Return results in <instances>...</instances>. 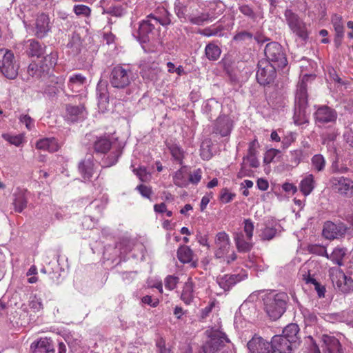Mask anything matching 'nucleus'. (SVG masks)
Masks as SVG:
<instances>
[{
    "instance_id": "obj_1",
    "label": "nucleus",
    "mask_w": 353,
    "mask_h": 353,
    "mask_svg": "<svg viewBox=\"0 0 353 353\" xmlns=\"http://www.w3.org/2000/svg\"><path fill=\"white\" fill-rule=\"evenodd\" d=\"M288 300L285 292L270 293L263 298L264 310L272 320L276 321L285 313Z\"/></svg>"
},
{
    "instance_id": "obj_2",
    "label": "nucleus",
    "mask_w": 353,
    "mask_h": 353,
    "mask_svg": "<svg viewBox=\"0 0 353 353\" xmlns=\"http://www.w3.org/2000/svg\"><path fill=\"white\" fill-rule=\"evenodd\" d=\"M307 75L303 77L299 82L295 95L294 121L296 125H301L308 122L306 109L307 108V93L306 81Z\"/></svg>"
},
{
    "instance_id": "obj_3",
    "label": "nucleus",
    "mask_w": 353,
    "mask_h": 353,
    "mask_svg": "<svg viewBox=\"0 0 353 353\" xmlns=\"http://www.w3.org/2000/svg\"><path fill=\"white\" fill-rule=\"evenodd\" d=\"M171 22L168 17L165 19H159L153 14H150L146 19L143 20L139 25V39L141 42H148L153 38L154 31L157 28H159L160 25L166 26Z\"/></svg>"
},
{
    "instance_id": "obj_4",
    "label": "nucleus",
    "mask_w": 353,
    "mask_h": 353,
    "mask_svg": "<svg viewBox=\"0 0 353 353\" xmlns=\"http://www.w3.org/2000/svg\"><path fill=\"white\" fill-rule=\"evenodd\" d=\"M134 81L132 71L121 65L113 67L110 72L109 82L112 87L119 90L128 88Z\"/></svg>"
},
{
    "instance_id": "obj_5",
    "label": "nucleus",
    "mask_w": 353,
    "mask_h": 353,
    "mask_svg": "<svg viewBox=\"0 0 353 353\" xmlns=\"http://www.w3.org/2000/svg\"><path fill=\"white\" fill-rule=\"evenodd\" d=\"M19 65L13 52L8 49H0V70L8 79H14L18 74Z\"/></svg>"
},
{
    "instance_id": "obj_6",
    "label": "nucleus",
    "mask_w": 353,
    "mask_h": 353,
    "mask_svg": "<svg viewBox=\"0 0 353 353\" xmlns=\"http://www.w3.org/2000/svg\"><path fill=\"white\" fill-rule=\"evenodd\" d=\"M265 55L266 59L264 61H268L270 63L276 65L279 68H283L288 64L284 50L281 44L277 42H270L265 48Z\"/></svg>"
},
{
    "instance_id": "obj_7",
    "label": "nucleus",
    "mask_w": 353,
    "mask_h": 353,
    "mask_svg": "<svg viewBox=\"0 0 353 353\" xmlns=\"http://www.w3.org/2000/svg\"><path fill=\"white\" fill-rule=\"evenodd\" d=\"M277 69L279 68L276 65L270 63L268 61L263 59L259 61L256 75L258 83L263 85L273 83L276 77Z\"/></svg>"
},
{
    "instance_id": "obj_8",
    "label": "nucleus",
    "mask_w": 353,
    "mask_h": 353,
    "mask_svg": "<svg viewBox=\"0 0 353 353\" xmlns=\"http://www.w3.org/2000/svg\"><path fill=\"white\" fill-rule=\"evenodd\" d=\"M284 17L290 30L299 38L305 41L308 37L305 23L300 19L299 15L291 10L285 11Z\"/></svg>"
},
{
    "instance_id": "obj_9",
    "label": "nucleus",
    "mask_w": 353,
    "mask_h": 353,
    "mask_svg": "<svg viewBox=\"0 0 353 353\" xmlns=\"http://www.w3.org/2000/svg\"><path fill=\"white\" fill-rule=\"evenodd\" d=\"M330 276L334 286L339 292L348 294L353 291V279L350 276H346L341 270H332Z\"/></svg>"
},
{
    "instance_id": "obj_10",
    "label": "nucleus",
    "mask_w": 353,
    "mask_h": 353,
    "mask_svg": "<svg viewBox=\"0 0 353 353\" xmlns=\"http://www.w3.org/2000/svg\"><path fill=\"white\" fill-rule=\"evenodd\" d=\"M208 336L210 339L203 345L204 353H216L225 343L229 342L225 334L219 330H211Z\"/></svg>"
},
{
    "instance_id": "obj_11",
    "label": "nucleus",
    "mask_w": 353,
    "mask_h": 353,
    "mask_svg": "<svg viewBox=\"0 0 353 353\" xmlns=\"http://www.w3.org/2000/svg\"><path fill=\"white\" fill-rule=\"evenodd\" d=\"M332 188L339 194L347 198L353 196V181L349 178L340 176L330 179Z\"/></svg>"
},
{
    "instance_id": "obj_12",
    "label": "nucleus",
    "mask_w": 353,
    "mask_h": 353,
    "mask_svg": "<svg viewBox=\"0 0 353 353\" xmlns=\"http://www.w3.org/2000/svg\"><path fill=\"white\" fill-rule=\"evenodd\" d=\"M314 117L316 123L318 125L328 123H334L337 119L338 114L334 109L327 105H321L316 108Z\"/></svg>"
},
{
    "instance_id": "obj_13",
    "label": "nucleus",
    "mask_w": 353,
    "mask_h": 353,
    "mask_svg": "<svg viewBox=\"0 0 353 353\" xmlns=\"http://www.w3.org/2000/svg\"><path fill=\"white\" fill-rule=\"evenodd\" d=\"M347 227L342 222L336 224L332 221H326L323 229V235L327 239H334L342 237L347 232Z\"/></svg>"
},
{
    "instance_id": "obj_14",
    "label": "nucleus",
    "mask_w": 353,
    "mask_h": 353,
    "mask_svg": "<svg viewBox=\"0 0 353 353\" xmlns=\"http://www.w3.org/2000/svg\"><path fill=\"white\" fill-rule=\"evenodd\" d=\"M271 344L274 353H293L294 350L297 348L296 344L291 343V341L281 335H275L271 340Z\"/></svg>"
},
{
    "instance_id": "obj_15",
    "label": "nucleus",
    "mask_w": 353,
    "mask_h": 353,
    "mask_svg": "<svg viewBox=\"0 0 353 353\" xmlns=\"http://www.w3.org/2000/svg\"><path fill=\"white\" fill-rule=\"evenodd\" d=\"M247 346L250 353H274L271 342L256 335L248 342Z\"/></svg>"
},
{
    "instance_id": "obj_16",
    "label": "nucleus",
    "mask_w": 353,
    "mask_h": 353,
    "mask_svg": "<svg viewBox=\"0 0 353 353\" xmlns=\"http://www.w3.org/2000/svg\"><path fill=\"white\" fill-rule=\"evenodd\" d=\"M233 128V121L228 115L219 116L215 121L213 132L221 137L228 136Z\"/></svg>"
},
{
    "instance_id": "obj_17",
    "label": "nucleus",
    "mask_w": 353,
    "mask_h": 353,
    "mask_svg": "<svg viewBox=\"0 0 353 353\" xmlns=\"http://www.w3.org/2000/svg\"><path fill=\"white\" fill-rule=\"evenodd\" d=\"M215 245L214 254L216 258H223L228 253L230 248L229 236L225 232H219L215 238Z\"/></svg>"
},
{
    "instance_id": "obj_18",
    "label": "nucleus",
    "mask_w": 353,
    "mask_h": 353,
    "mask_svg": "<svg viewBox=\"0 0 353 353\" xmlns=\"http://www.w3.org/2000/svg\"><path fill=\"white\" fill-rule=\"evenodd\" d=\"M50 30V19L48 16L44 13L38 15L35 22V35L38 38H43Z\"/></svg>"
},
{
    "instance_id": "obj_19",
    "label": "nucleus",
    "mask_w": 353,
    "mask_h": 353,
    "mask_svg": "<svg viewBox=\"0 0 353 353\" xmlns=\"http://www.w3.org/2000/svg\"><path fill=\"white\" fill-rule=\"evenodd\" d=\"M321 341L325 345V353H343L341 345L334 336L324 334L321 337Z\"/></svg>"
},
{
    "instance_id": "obj_20",
    "label": "nucleus",
    "mask_w": 353,
    "mask_h": 353,
    "mask_svg": "<svg viewBox=\"0 0 353 353\" xmlns=\"http://www.w3.org/2000/svg\"><path fill=\"white\" fill-rule=\"evenodd\" d=\"M244 276L241 274H225L222 276L217 277V283L224 290H229L236 283L242 281Z\"/></svg>"
},
{
    "instance_id": "obj_21",
    "label": "nucleus",
    "mask_w": 353,
    "mask_h": 353,
    "mask_svg": "<svg viewBox=\"0 0 353 353\" xmlns=\"http://www.w3.org/2000/svg\"><path fill=\"white\" fill-rule=\"evenodd\" d=\"M97 96L99 108H105L106 104L109 102V94L106 81L100 80L97 86Z\"/></svg>"
},
{
    "instance_id": "obj_22",
    "label": "nucleus",
    "mask_w": 353,
    "mask_h": 353,
    "mask_svg": "<svg viewBox=\"0 0 353 353\" xmlns=\"http://www.w3.org/2000/svg\"><path fill=\"white\" fill-rule=\"evenodd\" d=\"M31 349L33 353H53L54 347L47 338L41 339L39 341L32 343Z\"/></svg>"
},
{
    "instance_id": "obj_23",
    "label": "nucleus",
    "mask_w": 353,
    "mask_h": 353,
    "mask_svg": "<svg viewBox=\"0 0 353 353\" xmlns=\"http://www.w3.org/2000/svg\"><path fill=\"white\" fill-rule=\"evenodd\" d=\"M299 327L296 323H290L283 330L282 336L291 341V343L296 344L299 343L300 337L299 336Z\"/></svg>"
},
{
    "instance_id": "obj_24",
    "label": "nucleus",
    "mask_w": 353,
    "mask_h": 353,
    "mask_svg": "<svg viewBox=\"0 0 353 353\" xmlns=\"http://www.w3.org/2000/svg\"><path fill=\"white\" fill-rule=\"evenodd\" d=\"M57 62V52H51L49 54H47L40 63V68L42 69L43 74L47 76L49 74L50 69L56 65Z\"/></svg>"
},
{
    "instance_id": "obj_25",
    "label": "nucleus",
    "mask_w": 353,
    "mask_h": 353,
    "mask_svg": "<svg viewBox=\"0 0 353 353\" xmlns=\"http://www.w3.org/2000/svg\"><path fill=\"white\" fill-rule=\"evenodd\" d=\"M68 119L72 121H76L84 117L85 107L83 104L78 105H66Z\"/></svg>"
},
{
    "instance_id": "obj_26",
    "label": "nucleus",
    "mask_w": 353,
    "mask_h": 353,
    "mask_svg": "<svg viewBox=\"0 0 353 353\" xmlns=\"http://www.w3.org/2000/svg\"><path fill=\"white\" fill-rule=\"evenodd\" d=\"M36 148L39 150L54 152L59 149V145L55 139L46 138L38 141L36 143Z\"/></svg>"
},
{
    "instance_id": "obj_27",
    "label": "nucleus",
    "mask_w": 353,
    "mask_h": 353,
    "mask_svg": "<svg viewBox=\"0 0 353 353\" xmlns=\"http://www.w3.org/2000/svg\"><path fill=\"white\" fill-rule=\"evenodd\" d=\"M159 72L160 69L158 66V63H152L143 65L141 73L143 78L152 81L157 79Z\"/></svg>"
},
{
    "instance_id": "obj_28",
    "label": "nucleus",
    "mask_w": 353,
    "mask_h": 353,
    "mask_svg": "<svg viewBox=\"0 0 353 353\" xmlns=\"http://www.w3.org/2000/svg\"><path fill=\"white\" fill-rule=\"evenodd\" d=\"M12 205L15 212L21 213L27 207L28 200L25 194L21 192L14 193Z\"/></svg>"
},
{
    "instance_id": "obj_29",
    "label": "nucleus",
    "mask_w": 353,
    "mask_h": 353,
    "mask_svg": "<svg viewBox=\"0 0 353 353\" xmlns=\"http://www.w3.org/2000/svg\"><path fill=\"white\" fill-rule=\"evenodd\" d=\"M93 162L90 159H84L80 162L79 170L85 179H89L93 174Z\"/></svg>"
},
{
    "instance_id": "obj_30",
    "label": "nucleus",
    "mask_w": 353,
    "mask_h": 353,
    "mask_svg": "<svg viewBox=\"0 0 353 353\" xmlns=\"http://www.w3.org/2000/svg\"><path fill=\"white\" fill-rule=\"evenodd\" d=\"M86 79L81 74H77L71 76L69 79L68 86L73 92H77L78 90L85 83Z\"/></svg>"
},
{
    "instance_id": "obj_31",
    "label": "nucleus",
    "mask_w": 353,
    "mask_h": 353,
    "mask_svg": "<svg viewBox=\"0 0 353 353\" xmlns=\"http://www.w3.org/2000/svg\"><path fill=\"white\" fill-rule=\"evenodd\" d=\"M194 285L190 279L185 283L181 298L186 304H190L194 298Z\"/></svg>"
},
{
    "instance_id": "obj_32",
    "label": "nucleus",
    "mask_w": 353,
    "mask_h": 353,
    "mask_svg": "<svg viewBox=\"0 0 353 353\" xmlns=\"http://www.w3.org/2000/svg\"><path fill=\"white\" fill-rule=\"evenodd\" d=\"M300 190L305 195H309L314 188V180L312 174H309L300 183Z\"/></svg>"
},
{
    "instance_id": "obj_33",
    "label": "nucleus",
    "mask_w": 353,
    "mask_h": 353,
    "mask_svg": "<svg viewBox=\"0 0 353 353\" xmlns=\"http://www.w3.org/2000/svg\"><path fill=\"white\" fill-rule=\"evenodd\" d=\"M215 17L209 12H202L197 16L190 15L188 20L192 24L201 26L208 21H213Z\"/></svg>"
},
{
    "instance_id": "obj_34",
    "label": "nucleus",
    "mask_w": 353,
    "mask_h": 353,
    "mask_svg": "<svg viewBox=\"0 0 353 353\" xmlns=\"http://www.w3.org/2000/svg\"><path fill=\"white\" fill-rule=\"evenodd\" d=\"M111 148V142L107 138L100 137L94 143V151L97 153H107Z\"/></svg>"
},
{
    "instance_id": "obj_35",
    "label": "nucleus",
    "mask_w": 353,
    "mask_h": 353,
    "mask_svg": "<svg viewBox=\"0 0 353 353\" xmlns=\"http://www.w3.org/2000/svg\"><path fill=\"white\" fill-rule=\"evenodd\" d=\"M221 50L220 48L214 43H208L205 48V54L210 61H216L220 57Z\"/></svg>"
},
{
    "instance_id": "obj_36",
    "label": "nucleus",
    "mask_w": 353,
    "mask_h": 353,
    "mask_svg": "<svg viewBox=\"0 0 353 353\" xmlns=\"http://www.w3.org/2000/svg\"><path fill=\"white\" fill-rule=\"evenodd\" d=\"M177 256L181 262L189 263L192 260L193 252L188 246L181 245L178 249Z\"/></svg>"
},
{
    "instance_id": "obj_37",
    "label": "nucleus",
    "mask_w": 353,
    "mask_h": 353,
    "mask_svg": "<svg viewBox=\"0 0 353 353\" xmlns=\"http://www.w3.org/2000/svg\"><path fill=\"white\" fill-rule=\"evenodd\" d=\"M29 45V53L31 57H40L43 54L45 51V47L42 46L41 44L36 40H30Z\"/></svg>"
},
{
    "instance_id": "obj_38",
    "label": "nucleus",
    "mask_w": 353,
    "mask_h": 353,
    "mask_svg": "<svg viewBox=\"0 0 353 353\" xmlns=\"http://www.w3.org/2000/svg\"><path fill=\"white\" fill-rule=\"evenodd\" d=\"M185 167H182L178 170L173 176L174 183L179 187H186L188 185V181L186 180L185 176Z\"/></svg>"
},
{
    "instance_id": "obj_39",
    "label": "nucleus",
    "mask_w": 353,
    "mask_h": 353,
    "mask_svg": "<svg viewBox=\"0 0 353 353\" xmlns=\"http://www.w3.org/2000/svg\"><path fill=\"white\" fill-rule=\"evenodd\" d=\"M345 255V250L341 248H336L330 255H329V259H330L334 263L337 264L339 266L343 265V259Z\"/></svg>"
},
{
    "instance_id": "obj_40",
    "label": "nucleus",
    "mask_w": 353,
    "mask_h": 353,
    "mask_svg": "<svg viewBox=\"0 0 353 353\" xmlns=\"http://www.w3.org/2000/svg\"><path fill=\"white\" fill-rule=\"evenodd\" d=\"M311 161L312 165L315 170L321 172L324 170L325 166V160L323 155L320 154L314 155Z\"/></svg>"
},
{
    "instance_id": "obj_41",
    "label": "nucleus",
    "mask_w": 353,
    "mask_h": 353,
    "mask_svg": "<svg viewBox=\"0 0 353 353\" xmlns=\"http://www.w3.org/2000/svg\"><path fill=\"white\" fill-rule=\"evenodd\" d=\"M172 157L175 161H178L179 164L183 163V159L184 158L183 150L177 145L172 144L168 147Z\"/></svg>"
},
{
    "instance_id": "obj_42",
    "label": "nucleus",
    "mask_w": 353,
    "mask_h": 353,
    "mask_svg": "<svg viewBox=\"0 0 353 353\" xmlns=\"http://www.w3.org/2000/svg\"><path fill=\"white\" fill-rule=\"evenodd\" d=\"M28 73L30 76L36 79H41L46 77V74L42 72V69L40 68V65L36 63H31L28 68Z\"/></svg>"
},
{
    "instance_id": "obj_43",
    "label": "nucleus",
    "mask_w": 353,
    "mask_h": 353,
    "mask_svg": "<svg viewBox=\"0 0 353 353\" xmlns=\"http://www.w3.org/2000/svg\"><path fill=\"white\" fill-rule=\"evenodd\" d=\"M307 250L311 254L325 256L327 259H329V254H327L326 248L324 246L317 244L310 245L308 246Z\"/></svg>"
},
{
    "instance_id": "obj_44",
    "label": "nucleus",
    "mask_w": 353,
    "mask_h": 353,
    "mask_svg": "<svg viewBox=\"0 0 353 353\" xmlns=\"http://www.w3.org/2000/svg\"><path fill=\"white\" fill-rule=\"evenodd\" d=\"M2 137L15 146H19L23 142V136L21 134L11 135L10 134H3Z\"/></svg>"
},
{
    "instance_id": "obj_45",
    "label": "nucleus",
    "mask_w": 353,
    "mask_h": 353,
    "mask_svg": "<svg viewBox=\"0 0 353 353\" xmlns=\"http://www.w3.org/2000/svg\"><path fill=\"white\" fill-rule=\"evenodd\" d=\"M277 234V229L274 227H266L261 233V239L263 240H271Z\"/></svg>"
},
{
    "instance_id": "obj_46",
    "label": "nucleus",
    "mask_w": 353,
    "mask_h": 353,
    "mask_svg": "<svg viewBox=\"0 0 353 353\" xmlns=\"http://www.w3.org/2000/svg\"><path fill=\"white\" fill-rule=\"evenodd\" d=\"M73 10L78 16L89 17L91 13L90 8L85 5H75Z\"/></svg>"
},
{
    "instance_id": "obj_47",
    "label": "nucleus",
    "mask_w": 353,
    "mask_h": 353,
    "mask_svg": "<svg viewBox=\"0 0 353 353\" xmlns=\"http://www.w3.org/2000/svg\"><path fill=\"white\" fill-rule=\"evenodd\" d=\"M235 196V194L229 192L227 188H224L221 192L219 199L222 203H228L232 201Z\"/></svg>"
},
{
    "instance_id": "obj_48",
    "label": "nucleus",
    "mask_w": 353,
    "mask_h": 353,
    "mask_svg": "<svg viewBox=\"0 0 353 353\" xmlns=\"http://www.w3.org/2000/svg\"><path fill=\"white\" fill-rule=\"evenodd\" d=\"M29 306L31 309L34 310V312L40 311L43 308L41 299L37 297V296H31L29 301Z\"/></svg>"
},
{
    "instance_id": "obj_49",
    "label": "nucleus",
    "mask_w": 353,
    "mask_h": 353,
    "mask_svg": "<svg viewBox=\"0 0 353 353\" xmlns=\"http://www.w3.org/2000/svg\"><path fill=\"white\" fill-rule=\"evenodd\" d=\"M103 13H107L117 17H120L124 14L125 10L122 8V6H114L109 8L108 10H103Z\"/></svg>"
},
{
    "instance_id": "obj_50",
    "label": "nucleus",
    "mask_w": 353,
    "mask_h": 353,
    "mask_svg": "<svg viewBox=\"0 0 353 353\" xmlns=\"http://www.w3.org/2000/svg\"><path fill=\"white\" fill-rule=\"evenodd\" d=\"M254 225L250 219H245L244 221V232L246 234L248 241L252 239L253 236Z\"/></svg>"
},
{
    "instance_id": "obj_51",
    "label": "nucleus",
    "mask_w": 353,
    "mask_h": 353,
    "mask_svg": "<svg viewBox=\"0 0 353 353\" xmlns=\"http://www.w3.org/2000/svg\"><path fill=\"white\" fill-rule=\"evenodd\" d=\"M179 282V278L174 276H168L165 279V286L170 290H174Z\"/></svg>"
},
{
    "instance_id": "obj_52",
    "label": "nucleus",
    "mask_w": 353,
    "mask_h": 353,
    "mask_svg": "<svg viewBox=\"0 0 353 353\" xmlns=\"http://www.w3.org/2000/svg\"><path fill=\"white\" fill-rule=\"evenodd\" d=\"M202 171L201 169L195 170L192 173L189 174L188 182L192 184H197L201 179Z\"/></svg>"
},
{
    "instance_id": "obj_53",
    "label": "nucleus",
    "mask_w": 353,
    "mask_h": 353,
    "mask_svg": "<svg viewBox=\"0 0 353 353\" xmlns=\"http://www.w3.org/2000/svg\"><path fill=\"white\" fill-rule=\"evenodd\" d=\"M156 347L159 353H171L170 348L166 347L165 341L163 338H160L157 341Z\"/></svg>"
},
{
    "instance_id": "obj_54",
    "label": "nucleus",
    "mask_w": 353,
    "mask_h": 353,
    "mask_svg": "<svg viewBox=\"0 0 353 353\" xmlns=\"http://www.w3.org/2000/svg\"><path fill=\"white\" fill-rule=\"evenodd\" d=\"M334 26L336 32L335 43L339 45L341 39L343 37V26L339 22L334 23Z\"/></svg>"
},
{
    "instance_id": "obj_55",
    "label": "nucleus",
    "mask_w": 353,
    "mask_h": 353,
    "mask_svg": "<svg viewBox=\"0 0 353 353\" xmlns=\"http://www.w3.org/2000/svg\"><path fill=\"white\" fill-rule=\"evenodd\" d=\"M236 246L239 252H248L251 250L252 244L245 240L236 244Z\"/></svg>"
},
{
    "instance_id": "obj_56",
    "label": "nucleus",
    "mask_w": 353,
    "mask_h": 353,
    "mask_svg": "<svg viewBox=\"0 0 353 353\" xmlns=\"http://www.w3.org/2000/svg\"><path fill=\"white\" fill-rule=\"evenodd\" d=\"M279 152V151L276 149H270L268 150L263 159L264 163L266 164L270 163Z\"/></svg>"
},
{
    "instance_id": "obj_57",
    "label": "nucleus",
    "mask_w": 353,
    "mask_h": 353,
    "mask_svg": "<svg viewBox=\"0 0 353 353\" xmlns=\"http://www.w3.org/2000/svg\"><path fill=\"white\" fill-rule=\"evenodd\" d=\"M139 193L145 198L150 199L152 193V189L145 185H139L137 187Z\"/></svg>"
},
{
    "instance_id": "obj_58",
    "label": "nucleus",
    "mask_w": 353,
    "mask_h": 353,
    "mask_svg": "<svg viewBox=\"0 0 353 353\" xmlns=\"http://www.w3.org/2000/svg\"><path fill=\"white\" fill-rule=\"evenodd\" d=\"M252 38V34L247 32V31H242L239 32L237 34H236L234 37V41H245L246 39H251Z\"/></svg>"
},
{
    "instance_id": "obj_59",
    "label": "nucleus",
    "mask_w": 353,
    "mask_h": 353,
    "mask_svg": "<svg viewBox=\"0 0 353 353\" xmlns=\"http://www.w3.org/2000/svg\"><path fill=\"white\" fill-rule=\"evenodd\" d=\"M121 154H122V150L121 148H119L114 152V154H110L108 157L110 162L108 163L107 166L110 167V166H112V165L116 164V163L118 161V159H119V157L121 155Z\"/></svg>"
},
{
    "instance_id": "obj_60",
    "label": "nucleus",
    "mask_w": 353,
    "mask_h": 353,
    "mask_svg": "<svg viewBox=\"0 0 353 353\" xmlns=\"http://www.w3.org/2000/svg\"><path fill=\"white\" fill-rule=\"evenodd\" d=\"M222 30V28H217L215 29H210V28H205L201 31H199V33L203 36L206 37H211V36H215L217 35L218 33Z\"/></svg>"
},
{
    "instance_id": "obj_61",
    "label": "nucleus",
    "mask_w": 353,
    "mask_h": 353,
    "mask_svg": "<svg viewBox=\"0 0 353 353\" xmlns=\"http://www.w3.org/2000/svg\"><path fill=\"white\" fill-rule=\"evenodd\" d=\"M302 157V151L301 150H296L291 152V162L295 165H298Z\"/></svg>"
},
{
    "instance_id": "obj_62",
    "label": "nucleus",
    "mask_w": 353,
    "mask_h": 353,
    "mask_svg": "<svg viewBox=\"0 0 353 353\" xmlns=\"http://www.w3.org/2000/svg\"><path fill=\"white\" fill-rule=\"evenodd\" d=\"M239 10L245 16H248L251 18H254V12L253 10L248 5L241 6L239 8Z\"/></svg>"
},
{
    "instance_id": "obj_63",
    "label": "nucleus",
    "mask_w": 353,
    "mask_h": 353,
    "mask_svg": "<svg viewBox=\"0 0 353 353\" xmlns=\"http://www.w3.org/2000/svg\"><path fill=\"white\" fill-rule=\"evenodd\" d=\"M133 172L139 178L141 181H145V177L147 175V170L145 167H140L138 169L134 168L133 170Z\"/></svg>"
},
{
    "instance_id": "obj_64",
    "label": "nucleus",
    "mask_w": 353,
    "mask_h": 353,
    "mask_svg": "<svg viewBox=\"0 0 353 353\" xmlns=\"http://www.w3.org/2000/svg\"><path fill=\"white\" fill-rule=\"evenodd\" d=\"M343 137L345 142L353 147V132L351 130L345 131Z\"/></svg>"
}]
</instances>
